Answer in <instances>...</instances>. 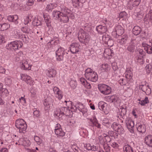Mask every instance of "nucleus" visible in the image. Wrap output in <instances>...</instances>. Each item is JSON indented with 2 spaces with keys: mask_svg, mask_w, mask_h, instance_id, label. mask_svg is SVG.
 Instances as JSON below:
<instances>
[{
  "mask_svg": "<svg viewBox=\"0 0 152 152\" xmlns=\"http://www.w3.org/2000/svg\"><path fill=\"white\" fill-rule=\"evenodd\" d=\"M61 14L60 15L59 20L63 23H66L69 22V18H72L73 14L72 11L66 7H64L63 6H61Z\"/></svg>",
  "mask_w": 152,
  "mask_h": 152,
  "instance_id": "1",
  "label": "nucleus"
},
{
  "mask_svg": "<svg viewBox=\"0 0 152 152\" xmlns=\"http://www.w3.org/2000/svg\"><path fill=\"white\" fill-rule=\"evenodd\" d=\"M54 115L61 121L64 115L70 116L72 115V112L69 107H61L60 109H57L55 112Z\"/></svg>",
  "mask_w": 152,
  "mask_h": 152,
  "instance_id": "2",
  "label": "nucleus"
},
{
  "mask_svg": "<svg viewBox=\"0 0 152 152\" xmlns=\"http://www.w3.org/2000/svg\"><path fill=\"white\" fill-rule=\"evenodd\" d=\"M98 86L99 91L102 94H109L111 92V88L106 85L100 84Z\"/></svg>",
  "mask_w": 152,
  "mask_h": 152,
  "instance_id": "3",
  "label": "nucleus"
},
{
  "mask_svg": "<svg viewBox=\"0 0 152 152\" xmlns=\"http://www.w3.org/2000/svg\"><path fill=\"white\" fill-rule=\"evenodd\" d=\"M98 105L100 110L105 114H108L110 110V106L108 104L103 101H100Z\"/></svg>",
  "mask_w": 152,
  "mask_h": 152,
  "instance_id": "4",
  "label": "nucleus"
},
{
  "mask_svg": "<svg viewBox=\"0 0 152 152\" xmlns=\"http://www.w3.org/2000/svg\"><path fill=\"white\" fill-rule=\"evenodd\" d=\"M65 50L64 48L60 47L56 51L57 60L58 61L63 60L64 56Z\"/></svg>",
  "mask_w": 152,
  "mask_h": 152,
  "instance_id": "5",
  "label": "nucleus"
},
{
  "mask_svg": "<svg viewBox=\"0 0 152 152\" xmlns=\"http://www.w3.org/2000/svg\"><path fill=\"white\" fill-rule=\"evenodd\" d=\"M23 45V43L20 41H14L12 42L8 45V47L13 49L14 50L18 49V48H21Z\"/></svg>",
  "mask_w": 152,
  "mask_h": 152,
  "instance_id": "6",
  "label": "nucleus"
},
{
  "mask_svg": "<svg viewBox=\"0 0 152 152\" xmlns=\"http://www.w3.org/2000/svg\"><path fill=\"white\" fill-rule=\"evenodd\" d=\"M111 127L114 130L118 132V134H121L124 133V129L122 126L120 124L114 123L111 125Z\"/></svg>",
  "mask_w": 152,
  "mask_h": 152,
  "instance_id": "7",
  "label": "nucleus"
},
{
  "mask_svg": "<svg viewBox=\"0 0 152 152\" xmlns=\"http://www.w3.org/2000/svg\"><path fill=\"white\" fill-rule=\"evenodd\" d=\"M78 38L80 42L85 44L86 40V33L85 31L82 29H80L78 33Z\"/></svg>",
  "mask_w": 152,
  "mask_h": 152,
  "instance_id": "8",
  "label": "nucleus"
},
{
  "mask_svg": "<svg viewBox=\"0 0 152 152\" xmlns=\"http://www.w3.org/2000/svg\"><path fill=\"white\" fill-rule=\"evenodd\" d=\"M142 45L147 53H152V39L149 41V44L142 43Z\"/></svg>",
  "mask_w": 152,
  "mask_h": 152,
  "instance_id": "9",
  "label": "nucleus"
},
{
  "mask_svg": "<svg viewBox=\"0 0 152 152\" xmlns=\"http://www.w3.org/2000/svg\"><path fill=\"white\" fill-rule=\"evenodd\" d=\"M21 79L25 81L28 84L30 85H33V82L31 80V78L29 76L25 74H21Z\"/></svg>",
  "mask_w": 152,
  "mask_h": 152,
  "instance_id": "10",
  "label": "nucleus"
},
{
  "mask_svg": "<svg viewBox=\"0 0 152 152\" xmlns=\"http://www.w3.org/2000/svg\"><path fill=\"white\" fill-rule=\"evenodd\" d=\"M79 45L78 43H72L69 47L71 53H75L79 51Z\"/></svg>",
  "mask_w": 152,
  "mask_h": 152,
  "instance_id": "11",
  "label": "nucleus"
},
{
  "mask_svg": "<svg viewBox=\"0 0 152 152\" xmlns=\"http://www.w3.org/2000/svg\"><path fill=\"white\" fill-rule=\"evenodd\" d=\"M86 79L92 82H96L98 79V76L97 73L94 72L91 73L90 76L86 78Z\"/></svg>",
  "mask_w": 152,
  "mask_h": 152,
  "instance_id": "12",
  "label": "nucleus"
},
{
  "mask_svg": "<svg viewBox=\"0 0 152 152\" xmlns=\"http://www.w3.org/2000/svg\"><path fill=\"white\" fill-rule=\"evenodd\" d=\"M125 76L127 81H129L131 80L132 77V73L131 70L129 69H126L125 73Z\"/></svg>",
  "mask_w": 152,
  "mask_h": 152,
  "instance_id": "13",
  "label": "nucleus"
},
{
  "mask_svg": "<svg viewBox=\"0 0 152 152\" xmlns=\"http://www.w3.org/2000/svg\"><path fill=\"white\" fill-rule=\"evenodd\" d=\"M136 127L138 131L141 133H144L146 130V127L144 125L137 123L136 124Z\"/></svg>",
  "mask_w": 152,
  "mask_h": 152,
  "instance_id": "14",
  "label": "nucleus"
},
{
  "mask_svg": "<svg viewBox=\"0 0 152 152\" xmlns=\"http://www.w3.org/2000/svg\"><path fill=\"white\" fill-rule=\"evenodd\" d=\"M109 101L111 102L116 103L118 104H119L121 102L118 97L115 95L111 96L109 97Z\"/></svg>",
  "mask_w": 152,
  "mask_h": 152,
  "instance_id": "15",
  "label": "nucleus"
},
{
  "mask_svg": "<svg viewBox=\"0 0 152 152\" xmlns=\"http://www.w3.org/2000/svg\"><path fill=\"white\" fill-rule=\"evenodd\" d=\"M145 143L149 146L152 148V135L146 136L145 138Z\"/></svg>",
  "mask_w": 152,
  "mask_h": 152,
  "instance_id": "16",
  "label": "nucleus"
},
{
  "mask_svg": "<svg viewBox=\"0 0 152 152\" xmlns=\"http://www.w3.org/2000/svg\"><path fill=\"white\" fill-rule=\"evenodd\" d=\"M116 34L118 36L122 35L124 32L123 28L120 25L116 26L115 28Z\"/></svg>",
  "mask_w": 152,
  "mask_h": 152,
  "instance_id": "17",
  "label": "nucleus"
},
{
  "mask_svg": "<svg viewBox=\"0 0 152 152\" xmlns=\"http://www.w3.org/2000/svg\"><path fill=\"white\" fill-rule=\"evenodd\" d=\"M97 31L99 34H102L105 33L107 30L106 27L102 25H99L96 28Z\"/></svg>",
  "mask_w": 152,
  "mask_h": 152,
  "instance_id": "18",
  "label": "nucleus"
},
{
  "mask_svg": "<svg viewBox=\"0 0 152 152\" xmlns=\"http://www.w3.org/2000/svg\"><path fill=\"white\" fill-rule=\"evenodd\" d=\"M128 36L126 35H124L121 37V39L118 40V42L121 45H123L126 42L128 39Z\"/></svg>",
  "mask_w": 152,
  "mask_h": 152,
  "instance_id": "19",
  "label": "nucleus"
},
{
  "mask_svg": "<svg viewBox=\"0 0 152 152\" xmlns=\"http://www.w3.org/2000/svg\"><path fill=\"white\" fill-rule=\"evenodd\" d=\"M22 63L21 67L22 69L28 70L30 69L31 67H30V65L28 64V62L26 60H23Z\"/></svg>",
  "mask_w": 152,
  "mask_h": 152,
  "instance_id": "20",
  "label": "nucleus"
},
{
  "mask_svg": "<svg viewBox=\"0 0 152 152\" xmlns=\"http://www.w3.org/2000/svg\"><path fill=\"white\" fill-rule=\"evenodd\" d=\"M126 126L128 129L132 130L134 126V123L132 120L131 119H128L126 121Z\"/></svg>",
  "mask_w": 152,
  "mask_h": 152,
  "instance_id": "21",
  "label": "nucleus"
},
{
  "mask_svg": "<svg viewBox=\"0 0 152 152\" xmlns=\"http://www.w3.org/2000/svg\"><path fill=\"white\" fill-rule=\"evenodd\" d=\"M18 18V16L17 15H9L7 17V20L11 22H14L15 24L18 23L17 21Z\"/></svg>",
  "mask_w": 152,
  "mask_h": 152,
  "instance_id": "22",
  "label": "nucleus"
},
{
  "mask_svg": "<svg viewBox=\"0 0 152 152\" xmlns=\"http://www.w3.org/2000/svg\"><path fill=\"white\" fill-rule=\"evenodd\" d=\"M56 72L55 70L54 69H51L48 70L47 72V75L50 77H55Z\"/></svg>",
  "mask_w": 152,
  "mask_h": 152,
  "instance_id": "23",
  "label": "nucleus"
},
{
  "mask_svg": "<svg viewBox=\"0 0 152 152\" xmlns=\"http://www.w3.org/2000/svg\"><path fill=\"white\" fill-rule=\"evenodd\" d=\"M135 40L134 39H132L131 42L129 44L127 50L130 52L133 51L134 49V44L135 43Z\"/></svg>",
  "mask_w": 152,
  "mask_h": 152,
  "instance_id": "24",
  "label": "nucleus"
},
{
  "mask_svg": "<svg viewBox=\"0 0 152 152\" xmlns=\"http://www.w3.org/2000/svg\"><path fill=\"white\" fill-rule=\"evenodd\" d=\"M142 29L138 26H135L132 29L133 33L135 35H137L141 32Z\"/></svg>",
  "mask_w": 152,
  "mask_h": 152,
  "instance_id": "25",
  "label": "nucleus"
},
{
  "mask_svg": "<svg viewBox=\"0 0 152 152\" xmlns=\"http://www.w3.org/2000/svg\"><path fill=\"white\" fill-rule=\"evenodd\" d=\"M52 99L49 97L47 98L44 100V104L48 109L50 107V105L52 103Z\"/></svg>",
  "mask_w": 152,
  "mask_h": 152,
  "instance_id": "26",
  "label": "nucleus"
},
{
  "mask_svg": "<svg viewBox=\"0 0 152 152\" xmlns=\"http://www.w3.org/2000/svg\"><path fill=\"white\" fill-rule=\"evenodd\" d=\"M10 27V24L4 23L0 24V31H3L8 29Z\"/></svg>",
  "mask_w": 152,
  "mask_h": 152,
  "instance_id": "27",
  "label": "nucleus"
},
{
  "mask_svg": "<svg viewBox=\"0 0 152 152\" xmlns=\"http://www.w3.org/2000/svg\"><path fill=\"white\" fill-rule=\"evenodd\" d=\"M53 91L55 94L56 93L58 95L57 97L59 99H61L62 97V95L61 94V91H59V89L57 87H55L53 88Z\"/></svg>",
  "mask_w": 152,
  "mask_h": 152,
  "instance_id": "28",
  "label": "nucleus"
},
{
  "mask_svg": "<svg viewBox=\"0 0 152 152\" xmlns=\"http://www.w3.org/2000/svg\"><path fill=\"white\" fill-rule=\"evenodd\" d=\"M19 38L21 39L23 42L27 43L28 42L29 39L28 36L24 34H19Z\"/></svg>",
  "mask_w": 152,
  "mask_h": 152,
  "instance_id": "29",
  "label": "nucleus"
},
{
  "mask_svg": "<svg viewBox=\"0 0 152 152\" xmlns=\"http://www.w3.org/2000/svg\"><path fill=\"white\" fill-rule=\"evenodd\" d=\"M113 50L109 48H106L105 49L104 55L105 57H107L108 56H111L113 53Z\"/></svg>",
  "mask_w": 152,
  "mask_h": 152,
  "instance_id": "30",
  "label": "nucleus"
},
{
  "mask_svg": "<svg viewBox=\"0 0 152 152\" xmlns=\"http://www.w3.org/2000/svg\"><path fill=\"white\" fill-rule=\"evenodd\" d=\"M9 92L8 90L6 88H3L0 92L1 96L2 97H5L9 95Z\"/></svg>",
  "mask_w": 152,
  "mask_h": 152,
  "instance_id": "31",
  "label": "nucleus"
},
{
  "mask_svg": "<svg viewBox=\"0 0 152 152\" xmlns=\"http://www.w3.org/2000/svg\"><path fill=\"white\" fill-rule=\"evenodd\" d=\"M25 122L23 119L17 120L15 122V126L17 128L25 123Z\"/></svg>",
  "mask_w": 152,
  "mask_h": 152,
  "instance_id": "32",
  "label": "nucleus"
},
{
  "mask_svg": "<svg viewBox=\"0 0 152 152\" xmlns=\"http://www.w3.org/2000/svg\"><path fill=\"white\" fill-rule=\"evenodd\" d=\"M138 100L139 101V102H138L139 104L142 106H144L146 104H147L149 102L148 98L147 96L145 97L144 100H141L140 99H138Z\"/></svg>",
  "mask_w": 152,
  "mask_h": 152,
  "instance_id": "33",
  "label": "nucleus"
},
{
  "mask_svg": "<svg viewBox=\"0 0 152 152\" xmlns=\"http://www.w3.org/2000/svg\"><path fill=\"white\" fill-rule=\"evenodd\" d=\"M110 36L107 34H105L103 35L101 37L100 39H102L103 42L106 43V42L110 39Z\"/></svg>",
  "mask_w": 152,
  "mask_h": 152,
  "instance_id": "34",
  "label": "nucleus"
},
{
  "mask_svg": "<svg viewBox=\"0 0 152 152\" xmlns=\"http://www.w3.org/2000/svg\"><path fill=\"white\" fill-rule=\"evenodd\" d=\"M53 14L55 19H57L59 20V18L60 15L61 14V11L60 12L56 10L54 11L53 12Z\"/></svg>",
  "mask_w": 152,
  "mask_h": 152,
  "instance_id": "35",
  "label": "nucleus"
},
{
  "mask_svg": "<svg viewBox=\"0 0 152 152\" xmlns=\"http://www.w3.org/2000/svg\"><path fill=\"white\" fill-rule=\"evenodd\" d=\"M123 150L126 152H133L132 148L128 145H125L123 148Z\"/></svg>",
  "mask_w": 152,
  "mask_h": 152,
  "instance_id": "36",
  "label": "nucleus"
},
{
  "mask_svg": "<svg viewBox=\"0 0 152 152\" xmlns=\"http://www.w3.org/2000/svg\"><path fill=\"white\" fill-rule=\"evenodd\" d=\"M55 134L59 136L63 137L65 134V133L63 131L62 129H59V130H56L55 131Z\"/></svg>",
  "mask_w": 152,
  "mask_h": 152,
  "instance_id": "37",
  "label": "nucleus"
},
{
  "mask_svg": "<svg viewBox=\"0 0 152 152\" xmlns=\"http://www.w3.org/2000/svg\"><path fill=\"white\" fill-rule=\"evenodd\" d=\"M56 6V5H54L53 4H50L47 5L46 9V10L48 11H51L52 10L55 8Z\"/></svg>",
  "mask_w": 152,
  "mask_h": 152,
  "instance_id": "38",
  "label": "nucleus"
},
{
  "mask_svg": "<svg viewBox=\"0 0 152 152\" xmlns=\"http://www.w3.org/2000/svg\"><path fill=\"white\" fill-rule=\"evenodd\" d=\"M104 137V141L105 143L106 142L107 143V142H109L111 140V139L109 136L105 134H103Z\"/></svg>",
  "mask_w": 152,
  "mask_h": 152,
  "instance_id": "39",
  "label": "nucleus"
},
{
  "mask_svg": "<svg viewBox=\"0 0 152 152\" xmlns=\"http://www.w3.org/2000/svg\"><path fill=\"white\" fill-rule=\"evenodd\" d=\"M77 108L78 110L80 111L83 113V115L85 113V111L84 110V106L81 103L79 104L78 106H77Z\"/></svg>",
  "mask_w": 152,
  "mask_h": 152,
  "instance_id": "40",
  "label": "nucleus"
},
{
  "mask_svg": "<svg viewBox=\"0 0 152 152\" xmlns=\"http://www.w3.org/2000/svg\"><path fill=\"white\" fill-rule=\"evenodd\" d=\"M22 145L24 146L28 147L30 145V142L28 140H24L22 141Z\"/></svg>",
  "mask_w": 152,
  "mask_h": 152,
  "instance_id": "41",
  "label": "nucleus"
},
{
  "mask_svg": "<svg viewBox=\"0 0 152 152\" xmlns=\"http://www.w3.org/2000/svg\"><path fill=\"white\" fill-rule=\"evenodd\" d=\"M17 128L19 129L20 132H24V131H25L26 129V124L25 123L20 126L18 127Z\"/></svg>",
  "mask_w": 152,
  "mask_h": 152,
  "instance_id": "42",
  "label": "nucleus"
},
{
  "mask_svg": "<svg viewBox=\"0 0 152 152\" xmlns=\"http://www.w3.org/2000/svg\"><path fill=\"white\" fill-rule=\"evenodd\" d=\"M119 112H120V115L121 116H123L125 115L126 113V109L123 107H121L120 108Z\"/></svg>",
  "mask_w": 152,
  "mask_h": 152,
  "instance_id": "43",
  "label": "nucleus"
},
{
  "mask_svg": "<svg viewBox=\"0 0 152 152\" xmlns=\"http://www.w3.org/2000/svg\"><path fill=\"white\" fill-rule=\"evenodd\" d=\"M94 72L91 68H88L86 69V78L90 76L91 73Z\"/></svg>",
  "mask_w": 152,
  "mask_h": 152,
  "instance_id": "44",
  "label": "nucleus"
},
{
  "mask_svg": "<svg viewBox=\"0 0 152 152\" xmlns=\"http://www.w3.org/2000/svg\"><path fill=\"white\" fill-rule=\"evenodd\" d=\"M103 147L105 152H110V147L107 143L104 144Z\"/></svg>",
  "mask_w": 152,
  "mask_h": 152,
  "instance_id": "45",
  "label": "nucleus"
},
{
  "mask_svg": "<svg viewBox=\"0 0 152 152\" xmlns=\"http://www.w3.org/2000/svg\"><path fill=\"white\" fill-rule=\"evenodd\" d=\"M102 70H104L105 71H108L110 69L109 65L107 64H104L102 65Z\"/></svg>",
  "mask_w": 152,
  "mask_h": 152,
  "instance_id": "46",
  "label": "nucleus"
},
{
  "mask_svg": "<svg viewBox=\"0 0 152 152\" xmlns=\"http://www.w3.org/2000/svg\"><path fill=\"white\" fill-rule=\"evenodd\" d=\"M105 44H107L109 47H111L113 45L114 41L113 39L110 38Z\"/></svg>",
  "mask_w": 152,
  "mask_h": 152,
  "instance_id": "47",
  "label": "nucleus"
},
{
  "mask_svg": "<svg viewBox=\"0 0 152 152\" xmlns=\"http://www.w3.org/2000/svg\"><path fill=\"white\" fill-rule=\"evenodd\" d=\"M72 3L73 6L75 7L81 6V4H80L79 0H72Z\"/></svg>",
  "mask_w": 152,
  "mask_h": 152,
  "instance_id": "48",
  "label": "nucleus"
},
{
  "mask_svg": "<svg viewBox=\"0 0 152 152\" xmlns=\"http://www.w3.org/2000/svg\"><path fill=\"white\" fill-rule=\"evenodd\" d=\"M148 87L149 86L148 85H142L140 86L139 88H140L141 89L143 92H145Z\"/></svg>",
  "mask_w": 152,
  "mask_h": 152,
  "instance_id": "49",
  "label": "nucleus"
},
{
  "mask_svg": "<svg viewBox=\"0 0 152 152\" xmlns=\"http://www.w3.org/2000/svg\"><path fill=\"white\" fill-rule=\"evenodd\" d=\"M70 85L73 88H75L77 85V83L75 81L72 80L70 81Z\"/></svg>",
  "mask_w": 152,
  "mask_h": 152,
  "instance_id": "50",
  "label": "nucleus"
},
{
  "mask_svg": "<svg viewBox=\"0 0 152 152\" xmlns=\"http://www.w3.org/2000/svg\"><path fill=\"white\" fill-rule=\"evenodd\" d=\"M11 6V8L15 10H17L18 8V5L15 3H12Z\"/></svg>",
  "mask_w": 152,
  "mask_h": 152,
  "instance_id": "51",
  "label": "nucleus"
},
{
  "mask_svg": "<svg viewBox=\"0 0 152 152\" xmlns=\"http://www.w3.org/2000/svg\"><path fill=\"white\" fill-rule=\"evenodd\" d=\"M21 30L23 32L26 33H29L30 31V29L26 27L22 28Z\"/></svg>",
  "mask_w": 152,
  "mask_h": 152,
  "instance_id": "52",
  "label": "nucleus"
},
{
  "mask_svg": "<svg viewBox=\"0 0 152 152\" xmlns=\"http://www.w3.org/2000/svg\"><path fill=\"white\" fill-rule=\"evenodd\" d=\"M34 139L35 141L37 142V144H39L41 143V140L39 137L37 136L34 137Z\"/></svg>",
  "mask_w": 152,
  "mask_h": 152,
  "instance_id": "53",
  "label": "nucleus"
},
{
  "mask_svg": "<svg viewBox=\"0 0 152 152\" xmlns=\"http://www.w3.org/2000/svg\"><path fill=\"white\" fill-rule=\"evenodd\" d=\"M77 107L76 105H72L71 107V111L72 112H72H75L77 110Z\"/></svg>",
  "mask_w": 152,
  "mask_h": 152,
  "instance_id": "54",
  "label": "nucleus"
},
{
  "mask_svg": "<svg viewBox=\"0 0 152 152\" xmlns=\"http://www.w3.org/2000/svg\"><path fill=\"white\" fill-rule=\"evenodd\" d=\"M31 21V19H30L29 17L28 16H26V18L25 19L24 23L25 25H27Z\"/></svg>",
  "mask_w": 152,
  "mask_h": 152,
  "instance_id": "55",
  "label": "nucleus"
},
{
  "mask_svg": "<svg viewBox=\"0 0 152 152\" xmlns=\"http://www.w3.org/2000/svg\"><path fill=\"white\" fill-rule=\"evenodd\" d=\"M39 111L38 110H35L33 112V114L36 117H38L39 115Z\"/></svg>",
  "mask_w": 152,
  "mask_h": 152,
  "instance_id": "56",
  "label": "nucleus"
},
{
  "mask_svg": "<svg viewBox=\"0 0 152 152\" xmlns=\"http://www.w3.org/2000/svg\"><path fill=\"white\" fill-rule=\"evenodd\" d=\"M126 13L125 12H121L119 14L120 18H123L126 15Z\"/></svg>",
  "mask_w": 152,
  "mask_h": 152,
  "instance_id": "57",
  "label": "nucleus"
},
{
  "mask_svg": "<svg viewBox=\"0 0 152 152\" xmlns=\"http://www.w3.org/2000/svg\"><path fill=\"white\" fill-rule=\"evenodd\" d=\"M119 82L121 85H126V83L125 81V80H124L123 78H122L119 81Z\"/></svg>",
  "mask_w": 152,
  "mask_h": 152,
  "instance_id": "58",
  "label": "nucleus"
},
{
  "mask_svg": "<svg viewBox=\"0 0 152 152\" xmlns=\"http://www.w3.org/2000/svg\"><path fill=\"white\" fill-rule=\"evenodd\" d=\"M148 16L150 20L152 22V10H151L148 13Z\"/></svg>",
  "mask_w": 152,
  "mask_h": 152,
  "instance_id": "59",
  "label": "nucleus"
},
{
  "mask_svg": "<svg viewBox=\"0 0 152 152\" xmlns=\"http://www.w3.org/2000/svg\"><path fill=\"white\" fill-rule=\"evenodd\" d=\"M147 95H149L151 93V88L149 87L146 90V91L144 92Z\"/></svg>",
  "mask_w": 152,
  "mask_h": 152,
  "instance_id": "60",
  "label": "nucleus"
},
{
  "mask_svg": "<svg viewBox=\"0 0 152 152\" xmlns=\"http://www.w3.org/2000/svg\"><path fill=\"white\" fill-rule=\"evenodd\" d=\"M104 124H110V122L109 120L107 118H104L103 120V122Z\"/></svg>",
  "mask_w": 152,
  "mask_h": 152,
  "instance_id": "61",
  "label": "nucleus"
},
{
  "mask_svg": "<svg viewBox=\"0 0 152 152\" xmlns=\"http://www.w3.org/2000/svg\"><path fill=\"white\" fill-rule=\"evenodd\" d=\"M112 67L114 71H116L118 69V67L115 63L112 64Z\"/></svg>",
  "mask_w": 152,
  "mask_h": 152,
  "instance_id": "62",
  "label": "nucleus"
},
{
  "mask_svg": "<svg viewBox=\"0 0 152 152\" xmlns=\"http://www.w3.org/2000/svg\"><path fill=\"white\" fill-rule=\"evenodd\" d=\"M5 69L1 66H0V73H5Z\"/></svg>",
  "mask_w": 152,
  "mask_h": 152,
  "instance_id": "63",
  "label": "nucleus"
},
{
  "mask_svg": "<svg viewBox=\"0 0 152 152\" xmlns=\"http://www.w3.org/2000/svg\"><path fill=\"white\" fill-rule=\"evenodd\" d=\"M34 23L35 25L36 26L39 25L41 23L40 21L38 20L34 21Z\"/></svg>",
  "mask_w": 152,
  "mask_h": 152,
  "instance_id": "64",
  "label": "nucleus"
}]
</instances>
